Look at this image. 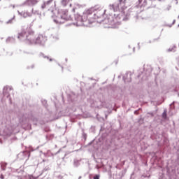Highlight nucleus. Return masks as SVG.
<instances>
[{"mask_svg":"<svg viewBox=\"0 0 179 179\" xmlns=\"http://www.w3.org/2000/svg\"><path fill=\"white\" fill-rule=\"evenodd\" d=\"M31 13H33V15H38V16H41V13H40L38 10H34V8H31Z\"/></svg>","mask_w":179,"mask_h":179,"instance_id":"nucleus-14","label":"nucleus"},{"mask_svg":"<svg viewBox=\"0 0 179 179\" xmlns=\"http://www.w3.org/2000/svg\"><path fill=\"white\" fill-rule=\"evenodd\" d=\"M48 14L50 15L51 18L53 19V22L56 24H62L65 23L66 20H73L71 15H68V10H57V8L48 9Z\"/></svg>","mask_w":179,"mask_h":179,"instance_id":"nucleus-2","label":"nucleus"},{"mask_svg":"<svg viewBox=\"0 0 179 179\" xmlns=\"http://www.w3.org/2000/svg\"><path fill=\"white\" fill-rule=\"evenodd\" d=\"M108 9L113 13L107 15L106 18H104V15H106L107 10L101 6H95L85 10L82 15L79 13L75 14L73 19L76 22H73V24L79 27L85 26V22L90 24L96 21L97 23L108 24L106 27L108 29H117L121 24V20L126 21L129 17L131 10H127L125 1L124 0H119L117 3L110 4Z\"/></svg>","mask_w":179,"mask_h":179,"instance_id":"nucleus-1","label":"nucleus"},{"mask_svg":"<svg viewBox=\"0 0 179 179\" xmlns=\"http://www.w3.org/2000/svg\"><path fill=\"white\" fill-rule=\"evenodd\" d=\"M59 36H58V33L52 34L50 35V40H52V41H57V40H59Z\"/></svg>","mask_w":179,"mask_h":179,"instance_id":"nucleus-9","label":"nucleus"},{"mask_svg":"<svg viewBox=\"0 0 179 179\" xmlns=\"http://www.w3.org/2000/svg\"><path fill=\"white\" fill-rule=\"evenodd\" d=\"M174 23H176V20H174L173 21L172 24H174Z\"/></svg>","mask_w":179,"mask_h":179,"instance_id":"nucleus-21","label":"nucleus"},{"mask_svg":"<svg viewBox=\"0 0 179 179\" xmlns=\"http://www.w3.org/2000/svg\"><path fill=\"white\" fill-rule=\"evenodd\" d=\"M136 17H137V19H138V18L139 17V16L137 15Z\"/></svg>","mask_w":179,"mask_h":179,"instance_id":"nucleus-25","label":"nucleus"},{"mask_svg":"<svg viewBox=\"0 0 179 179\" xmlns=\"http://www.w3.org/2000/svg\"><path fill=\"white\" fill-rule=\"evenodd\" d=\"M73 10V12H75V8H73V10Z\"/></svg>","mask_w":179,"mask_h":179,"instance_id":"nucleus-22","label":"nucleus"},{"mask_svg":"<svg viewBox=\"0 0 179 179\" xmlns=\"http://www.w3.org/2000/svg\"><path fill=\"white\" fill-rule=\"evenodd\" d=\"M38 3V0H26L21 4V6H34Z\"/></svg>","mask_w":179,"mask_h":179,"instance_id":"nucleus-5","label":"nucleus"},{"mask_svg":"<svg viewBox=\"0 0 179 179\" xmlns=\"http://www.w3.org/2000/svg\"><path fill=\"white\" fill-rule=\"evenodd\" d=\"M176 48V45H173L172 47L168 49V52H175Z\"/></svg>","mask_w":179,"mask_h":179,"instance_id":"nucleus-13","label":"nucleus"},{"mask_svg":"<svg viewBox=\"0 0 179 179\" xmlns=\"http://www.w3.org/2000/svg\"><path fill=\"white\" fill-rule=\"evenodd\" d=\"M133 51H135V48H133Z\"/></svg>","mask_w":179,"mask_h":179,"instance_id":"nucleus-23","label":"nucleus"},{"mask_svg":"<svg viewBox=\"0 0 179 179\" xmlns=\"http://www.w3.org/2000/svg\"><path fill=\"white\" fill-rule=\"evenodd\" d=\"M6 43H15V40L14 37H8L7 38V39L6 40Z\"/></svg>","mask_w":179,"mask_h":179,"instance_id":"nucleus-12","label":"nucleus"},{"mask_svg":"<svg viewBox=\"0 0 179 179\" xmlns=\"http://www.w3.org/2000/svg\"><path fill=\"white\" fill-rule=\"evenodd\" d=\"M69 0H62V5L63 6H66V5H68V2Z\"/></svg>","mask_w":179,"mask_h":179,"instance_id":"nucleus-15","label":"nucleus"},{"mask_svg":"<svg viewBox=\"0 0 179 179\" xmlns=\"http://www.w3.org/2000/svg\"><path fill=\"white\" fill-rule=\"evenodd\" d=\"M1 179H3V176H1Z\"/></svg>","mask_w":179,"mask_h":179,"instance_id":"nucleus-24","label":"nucleus"},{"mask_svg":"<svg viewBox=\"0 0 179 179\" xmlns=\"http://www.w3.org/2000/svg\"><path fill=\"white\" fill-rule=\"evenodd\" d=\"M39 57H41V58H43L44 59H46V61H49L50 62H52V61H55V59H52L49 56L44 55V53H40Z\"/></svg>","mask_w":179,"mask_h":179,"instance_id":"nucleus-6","label":"nucleus"},{"mask_svg":"<svg viewBox=\"0 0 179 179\" xmlns=\"http://www.w3.org/2000/svg\"><path fill=\"white\" fill-rule=\"evenodd\" d=\"M17 13L18 15H20V16H22V17H29V16H31V14L29 12H21L17 10Z\"/></svg>","mask_w":179,"mask_h":179,"instance_id":"nucleus-7","label":"nucleus"},{"mask_svg":"<svg viewBox=\"0 0 179 179\" xmlns=\"http://www.w3.org/2000/svg\"><path fill=\"white\" fill-rule=\"evenodd\" d=\"M66 61H68V59H66Z\"/></svg>","mask_w":179,"mask_h":179,"instance_id":"nucleus-27","label":"nucleus"},{"mask_svg":"<svg viewBox=\"0 0 179 179\" xmlns=\"http://www.w3.org/2000/svg\"><path fill=\"white\" fill-rule=\"evenodd\" d=\"M178 19H179V15L178 16Z\"/></svg>","mask_w":179,"mask_h":179,"instance_id":"nucleus-26","label":"nucleus"},{"mask_svg":"<svg viewBox=\"0 0 179 179\" xmlns=\"http://www.w3.org/2000/svg\"><path fill=\"white\" fill-rule=\"evenodd\" d=\"M159 40H160V37H158V38H154L153 40H152V41H149V43L150 44V43H155V41H159Z\"/></svg>","mask_w":179,"mask_h":179,"instance_id":"nucleus-16","label":"nucleus"},{"mask_svg":"<svg viewBox=\"0 0 179 179\" xmlns=\"http://www.w3.org/2000/svg\"><path fill=\"white\" fill-rule=\"evenodd\" d=\"M170 9H171V6L169 5L166 6V8H165V10H170Z\"/></svg>","mask_w":179,"mask_h":179,"instance_id":"nucleus-19","label":"nucleus"},{"mask_svg":"<svg viewBox=\"0 0 179 179\" xmlns=\"http://www.w3.org/2000/svg\"><path fill=\"white\" fill-rule=\"evenodd\" d=\"M15 17H16V16L13 15L11 19H10L7 22H6V24H13V23L15 22H16Z\"/></svg>","mask_w":179,"mask_h":179,"instance_id":"nucleus-11","label":"nucleus"},{"mask_svg":"<svg viewBox=\"0 0 179 179\" xmlns=\"http://www.w3.org/2000/svg\"><path fill=\"white\" fill-rule=\"evenodd\" d=\"M99 178H100L99 175H96L94 176V179H99Z\"/></svg>","mask_w":179,"mask_h":179,"instance_id":"nucleus-20","label":"nucleus"},{"mask_svg":"<svg viewBox=\"0 0 179 179\" xmlns=\"http://www.w3.org/2000/svg\"><path fill=\"white\" fill-rule=\"evenodd\" d=\"M152 66L149 63H145L143 64V68H150Z\"/></svg>","mask_w":179,"mask_h":179,"instance_id":"nucleus-17","label":"nucleus"},{"mask_svg":"<svg viewBox=\"0 0 179 179\" xmlns=\"http://www.w3.org/2000/svg\"><path fill=\"white\" fill-rule=\"evenodd\" d=\"M177 3H178V2H176V5H177Z\"/></svg>","mask_w":179,"mask_h":179,"instance_id":"nucleus-28","label":"nucleus"},{"mask_svg":"<svg viewBox=\"0 0 179 179\" xmlns=\"http://www.w3.org/2000/svg\"><path fill=\"white\" fill-rule=\"evenodd\" d=\"M52 3V0H48L46 2H44L43 4L41 6L42 9H45V8H48Z\"/></svg>","mask_w":179,"mask_h":179,"instance_id":"nucleus-8","label":"nucleus"},{"mask_svg":"<svg viewBox=\"0 0 179 179\" xmlns=\"http://www.w3.org/2000/svg\"><path fill=\"white\" fill-rule=\"evenodd\" d=\"M178 27H179V24H178Z\"/></svg>","mask_w":179,"mask_h":179,"instance_id":"nucleus-29","label":"nucleus"},{"mask_svg":"<svg viewBox=\"0 0 179 179\" xmlns=\"http://www.w3.org/2000/svg\"><path fill=\"white\" fill-rule=\"evenodd\" d=\"M17 39L21 41H25L27 44H35L36 36H34V31L29 29L27 32L22 30L20 33H18Z\"/></svg>","mask_w":179,"mask_h":179,"instance_id":"nucleus-3","label":"nucleus"},{"mask_svg":"<svg viewBox=\"0 0 179 179\" xmlns=\"http://www.w3.org/2000/svg\"><path fill=\"white\" fill-rule=\"evenodd\" d=\"M7 55H8V57H12V55H13V52H7Z\"/></svg>","mask_w":179,"mask_h":179,"instance_id":"nucleus-18","label":"nucleus"},{"mask_svg":"<svg viewBox=\"0 0 179 179\" xmlns=\"http://www.w3.org/2000/svg\"><path fill=\"white\" fill-rule=\"evenodd\" d=\"M47 42V36L40 34L35 39V44H39V45H45Z\"/></svg>","mask_w":179,"mask_h":179,"instance_id":"nucleus-4","label":"nucleus"},{"mask_svg":"<svg viewBox=\"0 0 179 179\" xmlns=\"http://www.w3.org/2000/svg\"><path fill=\"white\" fill-rule=\"evenodd\" d=\"M142 1L143 0H138V5H136V6H134V8H133L134 10H136V9H138V8H142V6H145V5H146V3H145V1H144V4H141L142 3Z\"/></svg>","mask_w":179,"mask_h":179,"instance_id":"nucleus-10","label":"nucleus"}]
</instances>
